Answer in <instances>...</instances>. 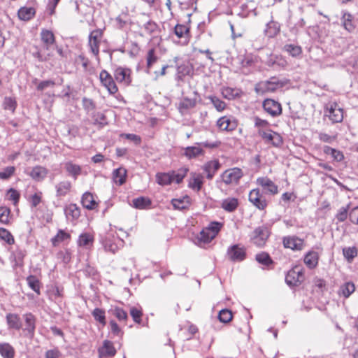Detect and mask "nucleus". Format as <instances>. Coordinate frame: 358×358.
<instances>
[{"label":"nucleus","mask_w":358,"mask_h":358,"mask_svg":"<svg viewBox=\"0 0 358 358\" xmlns=\"http://www.w3.org/2000/svg\"><path fill=\"white\" fill-rule=\"evenodd\" d=\"M343 254L348 262H352L357 255V250L355 247L345 248L343 249Z\"/></svg>","instance_id":"58"},{"label":"nucleus","mask_w":358,"mask_h":358,"mask_svg":"<svg viewBox=\"0 0 358 358\" xmlns=\"http://www.w3.org/2000/svg\"><path fill=\"white\" fill-rule=\"evenodd\" d=\"M127 177V171L124 167H120L114 170L113 173V179L115 184L122 185L126 182Z\"/></svg>","instance_id":"31"},{"label":"nucleus","mask_w":358,"mask_h":358,"mask_svg":"<svg viewBox=\"0 0 358 358\" xmlns=\"http://www.w3.org/2000/svg\"><path fill=\"white\" fill-rule=\"evenodd\" d=\"M152 204L150 199L145 196H140L133 199V206L138 209L149 208Z\"/></svg>","instance_id":"41"},{"label":"nucleus","mask_w":358,"mask_h":358,"mask_svg":"<svg viewBox=\"0 0 358 358\" xmlns=\"http://www.w3.org/2000/svg\"><path fill=\"white\" fill-rule=\"evenodd\" d=\"M157 182L162 186L170 185L171 184L170 173H157L155 176Z\"/></svg>","instance_id":"47"},{"label":"nucleus","mask_w":358,"mask_h":358,"mask_svg":"<svg viewBox=\"0 0 358 358\" xmlns=\"http://www.w3.org/2000/svg\"><path fill=\"white\" fill-rule=\"evenodd\" d=\"M305 280L304 270L300 266H296L289 270L286 275L285 281L289 286H299Z\"/></svg>","instance_id":"6"},{"label":"nucleus","mask_w":358,"mask_h":358,"mask_svg":"<svg viewBox=\"0 0 358 358\" xmlns=\"http://www.w3.org/2000/svg\"><path fill=\"white\" fill-rule=\"evenodd\" d=\"M130 315L136 324H141L142 317L143 315V310L141 308L131 307L130 309Z\"/></svg>","instance_id":"55"},{"label":"nucleus","mask_w":358,"mask_h":358,"mask_svg":"<svg viewBox=\"0 0 358 358\" xmlns=\"http://www.w3.org/2000/svg\"><path fill=\"white\" fill-rule=\"evenodd\" d=\"M220 166L221 165L218 159L207 162L203 166V170L206 173V178L208 180H211L220 169Z\"/></svg>","instance_id":"23"},{"label":"nucleus","mask_w":358,"mask_h":358,"mask_svg":"<svg viewBox=\"0 0 358 358\" xmlns=\"http://www.w3.org/2000/svg\"><path fill=\"white\" fill-rule=\"evenodd\" d=\"M15 171V168L13 166H7L2 171H0V179L8 180L10 178Z\"/></svg>","instance_id":"63"},{"label":"nucleus","mask_w":358,"mask_h":358,"mask_svg":"<svg viewBox=\"0 0 358 358\" xmlns=\"http://www.w3.org/2000/svg\"><path fill=\"white\" fill-rule=\"evenodd\" d=\"M203 155L204 150L199 147L189 146L185 148L184 150V155L189 159H194Z\"/></svg>","instance_id":"38"},{"label":"nucleus","mask_w":358,"mask_h":358,"mask_svg":"<svg viewBox=\"0 0 358 358\" xmlns=\"http://www.w3.org/2000/svg\"><path fill=\"white\" fill-rule=\"evenodd\" d=\"M94 320L101 324L103 327L106 324V312L103 309L96 308L92 313Z\"/></svg>","instance_id":"46"},{"label":"nucleus","mask_w":358,"mask_h":358,"mask_svg":"<svg viewBox=\"0 0 358 358\" xmlns=\"http://www.w3.org/2000/svg\"><path fill=\"white\" fill-rule=\"evenodd\" d=\"M6 196L7 199L11 201L14 206H17L20 201V194L17 190L13 188H10L7 191Z\"/></svg>","instance_id":"56"},{"label":"nucleus","mask_w":358,"mask_h":358,"mask_svg":"<svg viewBox=\"0 0 358 358\" xmlns=\"http://www.w3.org/2000/svg\"><path fill=\"white\" fill-rule=\"evenodd\" d=\"M224 227V223L217 221L210 222L204 227L196 237L199 245L210 243L220 233Z\"/></svg>","instance_id":"2"},{"label":"nucleus","mask_w":358,"mask_h":358,"mask_svg":"<svg viewBox=\"0 0 358 358\" xmlns=\"http://www.w3.org/2000/svg\"><path fill=\"white\" fill-rule=\"evenodd\" d=\"M0 355L3 358H13L15 356V350L9 343H4L0 344Z\"/></svg>","instance_id":"42"},{"label":"nucleus","mask_w":358,"mask_h":358,"mask_svg":"<svg viewBox=\"0 0 358 358\" xmlns=\"http://www.w3.org/2000/svg\"><path fill=\"white\" fill-rule=\"evenodd\" d=\"M27 282L29 287L34 290L38 295L41 294V283L36 276L30 275L27 278Z\"/></svg>","instance_id":"43"},{"label":"nucleus","mask_w":358,"mask_h":358,"mask_svg":"<svg viewBox=\"0 0 358 358\" xmlns=\"http://www.w3.org/2000/svg\"><path fill=\"white\" fill-rule=\"evenodd\" d=\"M6 322L10 329L20 330L22 328V322L20 316L15 313H8L6 315Z\"/></svg>","instance_id":"34"},{"label":"nucleus","mask_w":358,"mask_h":358,"mask_svg":"<svg viewBox=\"0 0 358 358\" xmlns=\"http://www.w3.org/2000/svg\"><path fill=\"white\" fill-rule=\"evenodd\" d=\"M349 219L352 224L358 225V206H355L350 210Z\"/></svg>","instance_id":"64"},{"label":"nucleus","mask_w":358,"mask_h":358,"mask_svg":"<svg viewBox=\"0 0 358 358\" xmlns=\"http://www.w3.org/2000/svg\"><path fill=\"white\" fill-rule=\"evenodd\" d=\"M203 184V177L196 173H192L188 182V187L196 192H199Z\"/></svg>","instance_id":"27"},{"label":"nucleus","mask_w":358,"mask_h":358,"mask_svg":"<svg viewBox=\"0 0 358 358\" xmlns=\"http://www.w3.org/2000/svg\"><path fill=\"white\" fill-rule=\"evenodd\" d=\"M348 210L349 205H348L346 207H341L336 215V218L337 220L341 222L345 221L348 218V215H349Z\"/></svg>","instance_id":"62"},{"label":"nucleus","mask_w":358,"mask_h":358,"mask_svg":"<svg viewBox=\"0 0 358 358\" xmlns=\"http://www.w3.org/2000/svg\"><path fill=\"white\" fill-rule=\"evenodd\" d=\"M110 311L119 321H127L128 315L123 308L118 306H115L113 309L110 310Z\"/></svg>","instance_id":"53"},{"label":"nucleus","mask_w":358,"mask_h":358,"mask_svg":"<svg viewBox=\"0 0 358 358\" xmlns=\"http://www.w3.org/2000/svg\"><path fill=\"white\" fill-rule=\"evenodd\" d=\"M208 99L211 101L215 109L219 112H222L225 110L227 104L224 101L221 100L216 96H210Z\"/></svg>","instance_id":"54"},{"label":"nucleus","mask_w":358,"mask_h":358,"mask_svg":"<svg viewBox=\"0 0 358 358\" xmlns=\"http://www.w3.org/2000/svg\"><path fill=\"white\" fill-rule=\"evenodd\" d=\"M196 99L188 97H184L178 103V109L180 114H187L191 109L196 105Z\"/></svg>","instance_id":"25"},{"label":"nucleus","mask_w":358,"mask_h":358,"mask_svg":"<svg viewBox=\"0 0 358 358\" xmlns=\"http://www.w3.org/2000/svg\"><path fill=\"white\" fill-rule=\"evenodd\" d=\"M3 108L14 113L17 108V101L14 97H5L3 100Z\"/></svg>","instance_id":"57"},{"label":"nucleus","mask_w":358,"mask_h":358,"mask_svg":"<svg viewBox=\"0 0 358 358\" xmlns=\"http://www.w3.org/2000/svg\"><path fill=\"white\" fill-rule=\"evenodd\" d=\"M122 241L119 240L117 237H115L112 234H108L103 241V246L106 250L112 253H115L120 248L119 244Z\"/></svg>","instance_id":"21"},{"label":"nucleus","mask_w":358,"mask_h":358,"mask_svg":"<svg viewBox=\"0 0 358 358\" xmlns=\"http://www.w3.org/2000/svg\"><path fill=\"white\" fill-rule=\"evenodd\" d=\"M282 244L285 248L293 251H301L305 248V241L296 236H287L282 238Z\"/></svg>","instance_id":"13"},{"label":"nucleus","mask_w":358,"mask_h":358,"mask_svg":"<svg viewBox=\"0 0 358 358\" xmlns=\"http://www.w3.org/2000/svg\"><path fill=\"white\" fill-rule=\"evenodd\" d=\"M81 204L83 208L93 210H97L99 202L96 200V196L90 192H85L81 198Z\"/></svg>","instance_id":"18"},{"label":"nucleus","mask_w":358,"mask_h":358,"mask_svg":"<svg viewBox=\"0 0 358 358\" xmlns=\"http://www.w3.org/2000/svg\"><path fill=\"white\" fill-rule=\"evenodd\" d=\"M239 206V200L235 197H227L222 200L221 208L226 212H234Z\"/></svg>","instance_id":"29"},{"label":"nucleus","mask_w":358,"mask_h":358,"mask_svg":"<svg viewBox=\"0 0 358 358\" xmlns=\"http://www.w3.org/2000/svg\"><path fill=\"white\" fill-rule=\"evenodd\" d=\"M131 70L128 68L124 67H117L114 71V78L115 80L120 83L123 84L125 86H129L131 81Z\"/></svg>","instance_id":"14"},{"label":"nucleus","mask_w":358,"mask_h":358,"mask_svg":"<svg viewBox=\"0 0 358 358\" xmlns=\"http://www.w3.org/2000/svg\"><path fill=\"white\" fill-rule=\"evenodd\" d=\"M243 176L241 169L238 167L230 168L225 170L220 176L222 182L226 185H237Z\"/></svg>","instance_id":"4"},{"label":"nucleus","mask_w":358,"mask_h":358,"mask_svg":"<svg viewBox=\"0 0 358 358\" xmlns=\"http://www.w3.org/2000/svg\"><path fill=\"white\" fill-rule=\"evenodd\" d=\"M216 125L222 131H233L236 129L238 124L236 120H231L227 116H222L217 120Z\"/></svg>","instance_id":"19"},{"label":"nucleus","mask_w":358,"mask_h":358,"mask_svg":"<svg viewBox=\"0 0 358 358\" xmlns=\"http://www.w3.org/2000/svg\"><path fill=\"white\" fill-rule=\"evenodd\" d=\"M355 291V285L352 282H347L341 286L339 295L348 298Z\"/></svg>","instance_id":"45"},{"label":"nucleus","mask_w":358,"mask_h":358,"mask_svg":"<svg viewBox=\"0 0 358 358\" xmlns=\"http://www.w3.org/2000/svg\"><path fill=\"white\" fill-rule=\"evenodd\" d=\"M249 201L260 210H264L268 206V201L259 188L250 190L248 195Z\"/></svg>","instance_id":"10"},{"label":"nucleus","mask_w":358,"mask_h":358,"mask_svg":"<svg viewBox=\"0 0 358 358\" xmlns=\"http://www.w3.org/2000/svg\"><path fill=\"white\" fill-rule=\"evenodd\" d=\"M255 126L258 129V134L259 135L260 131H266L269 127L270 124L266 120L261 119L259 117H255Z\"/></svg>","instance_id":"59"},{"label":"nucleus","mask_w":358,"mask_h":358,"mask_svg":"<svg viewBox=\"0 0 358 358\" xmlns=\"http://www.w3.org/2000/svg\"><path fill=\"white\" fill-rule=\"evenodd\" d=\"M289 83V80L288 79L282 80L276 76H272L268 80L258 82L255 86V91L260 95L274 93Z\"/></svg>","instance_id":"1"},{"label":"nucleus","mask_w":358,"mask_h":358,"mask_svg":"<svg viewBox=\"0 0 358 358\" xmlns=\"http://www.w3.org/2000/svg\"><path fill=\"white\" fill-rule=\"evenodd\" d=\"M353 17L350 13H345L343 16V27L349 32L352 31L355 29V25L352 23Z\"/></svg>","instance_id":"61"},{"label":"nucleus","mask_w":358,"mask_h":358,"mask_svg":"<svg viewBox=\"0 0 358 358\" xmlns=\"http://www.w3.org/2000/svg\"><path fill=\"white\" fill-rule=\"evenodd\" d=\"M158 60V56L156 52L155 48L150 49L146 55L147 68L150 69L152 65Z\"/></svg>","instance_id":"52"},{"label":"nucleus","mask_w":358,"mask_h":358,"mask_svg":"<svg viewBox=\"0 0 358 358\" xmlns=\"http://www.w3.org/2000/svg\"><path fill=\"white\" fill-rule=\"evenodd\" d=\"M36 14V10L32 7H22L17 12L19 18L24 21H28L32 19Z\"/></svg>","instance_id":"36"},{"label":"nucleus","mask_w":358,"mask_h":358,"mask_svg":"<svg viewBox=\"0 0 358 358\" xmlns=\"http://www.w3.org/2000/svg\"><path fill=\"white\" fill-rule=\"evenodd\" d=\"M23 317L24 319V328L23 329V331L25 336L33 338L35 334L36 318L31 313L24 314Z\"/></svg>","instance_id":"16"},{"label":"nucleus","mask_w":358,"mask_h":358,"mask_svg":"<svg viewBox=\"0 0 358 358\" xmlns=\"http://www.w3.org/2000/svg\"><path fill=\"white\" fill-rule=\"evenodd\" d=\"M40 36L43 46L47 50L56 43L55 34L50 30L43 29L41 31Z\"/></svg>","instance_id":"22"},{"label":"nucleus","mask_w":358,"mask_h":358,"mask_svg":"<svg viewBox=\"0 0 358 358\" xmlns=\"http://www.w3.org/2000/svg\"><path fill=\"white\" fill-rule=\"evenodd\" d=\"M226 257L232 262H243L247 257V249L240 243L231 245L227 250Z\"/></svg>","instance_id":"3"},{"label":"nucleus","mask_w":358,"mask_h":358,"mask_svg":"<svg viewBox=\"0 0 358 358\" xmlns=\"http://www.w3.org/2000/svg\"><path fill=\"white\" fill-rule=\"evenodd\" d=\"M280 30V25L277 22L271 21L267 24L266 34L268 37L273 38L279 34Z\"/></svg>","instance_id":"48"},{"label":"nucleus","mask_w":358,"mask_h":358,"mask_svg":"<svg viewBox=\"0 0 358 358\" xmlns=\"http://www.w3.org/2000/svg\"><path fill=\"white\" fill-rule=\"evenodd\" d=\"M48 173V170L41 166H36L29 172V176L36 181L43 180Z\"/></svg>","instance_id":"26"},{"label":"nucleus","mask_w":358,"mask_h":358,"mask_svg":"<svg viewBox=\"0 0 358 358\" xmlns=\"http://www.w3.org/2000/svg\"><path fill=\"white\" fill-rule=\"evenodd\" d=\"M218 318L221 322L228 323L233 318L232 312L229 309H222L219 313Z\"/></svg>","instance_id":"60"},{"label":"nucleus","mask_w":358,"mask_h":358,"mask_svg":"<svg viewBox=\"0 0 358 358\" xmlns=\"http://www.w3.org/2000/svg\"><path fill=\"white\" fill-rule=\"evenodd\" d=\"M11 211L6 206H0V222L3 224L9 225L11 222Z\"/></svg>","instance_id":"44"},{"label":"nucleus","mask_w":358,"mask_h":358,"mask_svg":"<svg viewBox=\"0 0 358 358\" xmlns=\"http://www.w3.org/2000/svg\"><path fill=\"white\" fill-rule=\"evenodd\" d=\"M103 36V30L101 29H96L92 30L88 38V46L96 57V59L99 61V47L101 42V40Z\"/></svg>","instance_id":"5"},{"label":"nucleus","mask_w":358,"mask_h":358,"mask_svg":"<svg viewBox=\"0 0 358 358\" xmlns=\"http://www.w3.org/2000/svg\"><path fill=\"white\" fill-rule=\"evenodd\" d=\"M319 259L320 256L317 252L310 250L304 255L303 262L308 268L313 269L317 266Z\"/></svg>","instance_id":"24"},{"label":"nucleus","mask_w":358,"mask_h":358,"mask_svg":"<svg viewBox=\"0 0 358 358\" xmlns=\"http://www.w3.org/2000/svg\"><path fill=\"white\" fill-rule=\"evenodd\" d=\"M171 203L174 209L185 210L188 209L191 205V199L189 196L185 195L180 199H173Z\"/></svg>","instance_id":"32"},{"label":"nucleus","mask_w":358,"mask_h":358,"mask_svg":"<svg viewBox=\"0 0 358 358\" xmlns=\"http://www.w3.org/2000/svg\"><path fill=\"white\" fill-rule=\"evenodd\" d=\"M189 172V169L187 167H181L178 169L177 171H169L171 180V184L175 182L176 184H180L182 182L183 179L187 176Z\"/></svg>","instance_id":"28"},{"label":"nucleus","mask_w":358,"mask_h":358,"mask_svg":"<svg viewBox=\"0 0 358 358\" xmlns=\"http://www.w3.org/2000/svg\"><path fill=\"white\" fill-rule=\"evenodd\" d=\"M71 235L63 229H59L57 234L51 238L52 246L57 247L64 241H69Z\"/></svg>","instance_id":"35"},{"label":"nucleus","mask_w":358,"mask_h":358,"mask_svg":"<svg viewBox=\"0 0 358 358\" xmlns=\"http://www.w3.org/2000/svg\"><path fill=\"white\" fill-rule=\"evenodd\" d=\"M66 171L74 179H76L78 176L81 174V166L78 164H73L71 162H68L64 165Z\"/></svg>","instance_id":"40"},{"label":"nucleus","mask_w":358,"mask_h":358,"mask_svg":"<svg viewBox=\"0 0 358 358\" xmlns=\"http://www.w3.org/2000/svg\"><path fill=\"white\" fill-rule=\"evenodd\" d=\"M256 183L262 187L266 194L275 195L278 193V187L268 177H259Z\"/></svg>","instance_id":"15"},{"label":"nucleus","mask_w":358,"mask_h":358,"mask_svg":"<svg viewBox=\"0 0 358 358\" xmlns=\"http://www.w3.org/2000/svg\"><path fill=\"white\" fill-rule=\"evenodd\" d=\"M221 94L224 99L232 100L241 97L243 92L238 88L225 87L222 89Z\"/></svg>","instance_id":"33"},{"label":"nucleus","mask_w":358,"mask_h":358,"mask_svg":"<svg viewBox=\"0 0 358 358\" xmlns=\"http://www.w3.org/2000/svg\"><path fill=\"white\" fill-rule=\"evenodd\" d=\"M174 34L178 38H185L189 40L191 37L189 22L187 24H177L174 27Z\"/></svg>","instance_id":"30"},{"label":"nucleus","mask_w":358,"mask_h":358,"mask_svg":"<svg viewBox=\"0 0 358 358\" xmlns=\"http://www.w3.org/2000/svg\"><path fill=\"white\" fill-rule=\"evenodd\" d=\"M97 351L99 358L113 357L117 353L113 343L109 340H104Z\"/></svg>","instance_id":"17"},{"label":"nucleus","mask_w":358,"mask_h":358,"mask_svg":"<svg viewBox=\"0 0 358 358\" xmlns=\"http://www.w3.org/2000/svg\"><path fill=\"white\" fill-rule=\"evenodd\" d=\"M262 108L265 113L272 117H278L282 113V107L281 103L271 98H267L263 101Z\"/></svg>","instance_id":"9"},{"label":"nucleus","mask_w":358,"mask_h":358,"mask_svg":"<svg viewBox=\"0 0 358 358\" xmlns=\"http://www.w3.org/2000/svg\"><path fill=\"white\" fill-rule=\"evenodd\" d=\"M94 236L90 232H84L79 235L77 240L78 247L90 250L94 245Z\"/></svg>","instance_id":"20"},{"label":"nucleus","mask_w":358,"mask_h":358,"mask_svg":"<svg viewBox=\"0 0 358 358\" xmlns=\"http://www.w3.org/2000/svg\"><path fill=\"white\" fill-rule=\"evenodd\" d=\"M259 136L262 137L266 143L270 144L273 147H280L283 143V139L280 134L271 129L260 131Z\"/></svg>","instance_id":"12"},{"label":"nucleus","mask_w":358,"mask_h":358,"mask_svg":"<svg viewBox=\"0 0 358 358\" xmlns=\"http://www.w3.org/2000/svg\"><path fill=\"white\" fill-rule=\"evenodd\" d=\"M0 239L8 245L15 243V238L12 234L6 229L0 227Z\"/></svg>","instance_id":"51"},{"label":"nucleus","mask_w":358,"mask_h":358,"mask_svg":"<svg viewBox=\"0 0 358 358\" xmlns=\"http://www.w3.org/2000/svg\"><path fill=\"white\" fill-rule=\"evenodd\" d=\"M255 259L262 265L268 266L273 263L268 253L262 252L256 255Z\"/></svg>","instance_id":"49"},{"label":"nucleus","mask_w":358,"mask_h":358,"mask_svg":"<svg viewBox=\"0 0 358 358\" xmlns=\"http://www.w3.org/2000/svg\"><path fill=\"white\" fill-rule=\"evenodd\" d=\"M71 182L69 180L59 182L56 186L57 196H64L71 192Z\"/></svg>","instance_id":"37"},{"label":"nucleus","mask_w":358,"mask_h":358,"mask_svg":"<svg viewBox=\"0 0 358 358\" xmlns=\"http://www.w3.org/2000/svg\"><path fill=\"white\" fill-rule=\"evenodd\" d=\"M284 50L288 52L292 57H296L302 54V48L299 45L287 44L284 46Z\"/></svg>","instance_id":"50"},{"label":"nucleus","mask_w":358,"mask_h":358,"mask_svg":"<svg viewBox=\"0 0 358 358\" xmlns=\"http://www.w3.org/2000/svg\"><path fill=\"white\" fill-rule=\"evenodd\" d=\"M269 235L268 228L266 226H261L253 231L251 240L257 246L262 247L265 245Z\"/></svg>","instance_id":"11"},{"label":"nucleus","mask_w":358,"mask_h":358,"mask_svg":"<svg viewBox=\"0 0 358 358\" xmlns=\"http://www.w3.org/2000/svg\"><path fill=\"white\" fill-rule=\"evenodd\" d=\"M99 78L101 85L106 89L110 94L113 95L118 92L119 90L115 82V78L106 70L101 71Z\"/></svg>","instance_id":"7"},{"label":"nucleus","mask_w":358,"mask_h":358,"mask_svg":"<svg viewBox=\"0 0 358 358\" xmlns=\"http://www.w3.org/2000/svg\"><path fill=\"white\" fill-rule=\"evenodd\" d=\"M343 108H340L336 102L329 103L325 107V115L333 123L341 122L343 120Z\"/></svg>","instance_id":"8"},{"label":"nucleus","mask_w":358,"mask_h":358,"mask_svg":"<svg viewBox=\"0 0 358 358\" xmlns=\"http://www.w3.org/2000/svg\"><path fill=\"white\" fill-rule=\"evenodd\" d=\"M65 214L68 218L75 220L80 216V210L76 204L70 203L65 208Z\"/></svg>","instance_id":"39"}]
</instances>
